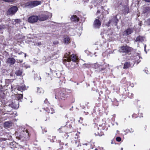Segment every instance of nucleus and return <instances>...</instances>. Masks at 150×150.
I'll use <instances>...</instances> for the list:
<instances>
[{
  "label": "nucleus",
  "mask_w": 150,
  "mask_h": 150,
  "mask_svg": "<svg viewBox=\"0 0 150 150\" xmlns=\"http://www.w3.org/2000/svg\"><path fill=\"white\" fill-rule=\"evenodd\" d=\"M38 20V16H32L29 17L28 19V21L29 23H34L37 21Z\"/></svg>",
  "instance_id": "423d86ee"
},
{
  "label": "nucleus",
  "mask_w": 150,
  "mask_h": 150,
  "mask_svg": "<svg viewBox=\"0 0 150 150\" xmlns=\"http://www.w3.org/2000/svg\"><path fill=\"white\" fill-rule=\"evenodd\" d=\"M130 63L129 62H126L124 64L123 68L124 69L128 68L130 67Z\"/></svg>",
  "instance_id": "a211bd4d"
},
{
  "label": "nucleus",
  "mask_w": 150,
  "mask_h": 150,
  "mask_svg": "<svg viewBox=\"0 0 150 150\" xmlns=\"http://www.w3.org/2000/svg\"><path fill=\"white\" fill-rule=\"evenodd\" d=\"M35 79L37 81H41V78L39 75H36L35 76Z\"/></svg>",
  "instance_id": "4be33fe9"
},
{
  "label": "nucleus",
  "mask_w": 150,
  "mask_h": 150,
  "mask_svg": "<svg viewBox=\"0 0 150 150\" xmlns=\"http://www.w3.org/2000/svg\"><path fill=\"white\" fill-rule=\"evenodd\" d=\"M6 138H0V141L1 142L5 141L6 140Z\"/></svg>",
  "instance_id": "c756f323"
},
{
  "label": "nucleus",
  "mask_w": 150,
  "mask_h": 150,
  "mask_svg": "<svg viewBox=\"0 0 150 150\" xmlns=\"http://www.w3.org/2000/svg\"><path fill=\"white\" fill-rule=\"evenodd\" d=\"M50 71H51V69H50Z\"/></svg>",
  "instance_id": "5fc2aeb1"
},
{
  "label": "nucleus",
  "mask_w": 150,
  "mask_h": 150,
  "mask_svg": "<svg viewBox=\"0 0 150 150\" xmlns=\"http://www.w3.org/2000/svg\"><path fill=\"white\" fill-rule=\"evenodd\" d=\"M48 113H51V114H52V113H53V112H50V111L48 112Z\"/></svg>",
  "instance_id": "ea45409f"
},
{
  "label": "nucleus",
  "mask_w": 150,
  "mask_h": 150,
  "mask_svg": "<svg viewBox=\"0 0 150 150\" xmlns=\"http://www.w3.org/2000/svg\"><path fill=\"white\" fill-rule=\"evenodd\" d=\"M130 132H133V131H130Z\"/></svg>",
  "instance_id": "3c124183"
},
{
  "label": "nucleus",
  "mask_w": 150,
  "mask_h": 150,
  "mask_svg": "<svg viewBox=\"0 0 150 150\" xmlns=\"http://www.w3.org/2000/svg\"><path fill=\"white\" fill-rule=\"evenodd\" d=\"M42 3V2L40 1H29L25 4V6L29 8H33L40 5Z\"/></svg>",
  "instance_id": "f03ea898"
},
{
  "label": "nucleus",
  "mask_w": 150,
  "mask_h": 150,
  "mask_svg": "<svg viewBox=\"0 0 150 150\" xmlns=\"http://www.w3.org/2000/svg\"><path fill=\"white\" fill-rule=\"evenodd\" d=\"M21 136V137H20V139H21V138H22V137H24L23 136H21H21Z\"/></svg>",
  "instance_id": "a19ab883"
},
{
  "label": "nucleus",
  "mask_w": 150,
  "mask_h": 150,
  "mask_svg": "<svg viewBox=\"0 0 150 150\" xmlns=\"http://www.w3.org/2000/svg\"><path fill=\"white\" fill-rule=\"evenodd\" d=\"M131 48L127 46H122L120 49V52H128L130 51Z\"/></svg>",
  "instance_id": "0eeeda50"
},
{
  "label": "nucleus",
  "mask_w": 150,
  "mask_h": 150,
  "mask_svg": "<svg viewBox=\"0 0 150 150\" xmlns=\"http://www.w3.org/2000/svg\"><path fill=\"white\" fill-rule=\"evenodd\" d=\"M2 111V110L0 109V113Z\"/></svg>",
  "instance_id": "79ce46f5"
},
{
  "label": "nucleus",
  "mask_w": 150,
  "mask_h": 150,
  "mask_svg": "<svg viewBox=\"0 0 150 150\" xmlns=\"http://www.w3.org/2000/svg\"><path fill=\"white\" fill-rule=\"evenodd\" d=\"M70 52H69L68 53H67L65 55V57L66 58L65 60L69 62H70L71 60L73 62L76 61L78 59L76 55L74 54L70 55Z\"/></svg>",
  "instance_id": "7ed1b4c3"
},
{
  "label": "nucleus",
  "mask_w": 150,
  "mask_h": 150,
  "mask_svg": "<svg viewBox=\"0 0 150 150\" xmlns=\"http://www.w3.org/2000/svg\"><path fill=\"white\" fill-rule=\"evenodd\" d=\"M121 150H123V148H121Z\"/></svg>",
  "instance_id": "c03bdc74"
},
{
  "label": "nucleus",
  "mask_w": 150,
  "mask_h": 150,
  "mask_svg": "<svg viewBox=\"0 0 150 150\" xmlns=\"http://www.w3.org/2000/svg\"><path fill=\"white\" fill-rule=\"evenodd\" d=\"M12 125V122L11 121H7L4 123V127L5 128H7Z\"/></svg>",
  "instance_id": "f8f14e48"
},
{
  "label": "nucleus",
  "mask_w": 150,
  "mask_h": 150,
  "mask_svg": "<svg viewBox=\"0 0 150 150\" xmlns=\"http://www.w3.org/2000/svg\"><path fill=\"white\" fill-rule=\"evenodd\" d=\"M111 143V144H113L112 142Z\"/></svg>",
  "instance_id": "4d7b16f0"
},
{
  "label": "nucleus",
  "mask_w": 150,
  "mask_h": 150,
  "mask_svg": "<svg viewBox=\"0 0 150 150\" xmlns=\"http://www.w3.org/2000/svg\"><path fill=\"white\" fill-rule=\"evenodd\" d=\"M146 45H144V51L146 52Z\"/></svg>",
  "instance_id": "f704fd0d"
},
{
  "label": "nucleus",
  "mask_w": 150,
  "mask_h": 150,
  "mask_svg": "<svg viewBox=\"0 0 150 150\" xmlns=\"http://www.w3.org/2000/svg\"><path fill=\"white\" fill-rule=\"evenodd\" d=\"M145 1L147 2H150V0H145Z\"/></svg>",
  "instance_id": "c9c22d12"
},
{
  "label": "nucleus",
  "mask_w": 150,
  "mask_h": 150,
  "mask_svg": "<svg viewBox=\"0 0 150 150\" xmlns=\"http://www.w3.org/2000/svg\"><path fill=\"white\" fill-rule=\"evenodd\" d=\"M140 59V57L139 56L137 55L136 57V61H137V63H138L140 61V60H139Z\"/></svg>",
  "instance_id": "b1692460"
},
{
  "label": "nucleus",
  "mask_w": 150,
  "mask_h": 150,
  "mask_svg": "<svg viewBox=\"0 0 150 150\" xmlns=\"http://www.w3.org/2000/svg\"><path fill=\"white\" fill-rule=\"evenodd\" d=\"M15 59L13 58H8L7 60V63L10 64H13L15 62Z\"/></svg>",
  "instance_id": "9b49d317"
},
{
  "label": "nucleus",
  "mask_w": 150,
  "mask_h": 150,
  "mask_svg": "<svg viewBox=\"0 0 150 150\" xmlns=\"http://www.w3.org/2000/svg\"><path fill=\"white\" fill-rule=\"evenodd\" d=\"M26 57V54H25V57Z\"/></svg>",
  "instance_id": "37998d69"
},
{
  "label": "nucleus",
  "mask_w": 150,
  "mask_h": 150,
  "mask_svg": "<svg viewBox=\"0 0 150 150\" xmlns=\"http://www.w3.org/2000/svg\"><path fill=\"white\" fill-rule=\"evenodd\" d=\"M71 20L73 21H79V18L76 15H73L71 17Z\"/></svg>",
  "instance_id": "6ab92c4d"
},
{
  "label": "nucleus",
  "mask_w": 150,
  "mask_h": 150,
  "mask_svg": "<svg viewBox=\"0 0 150 150\" xmlns=\"http://www.w3.org/2000/svg\"><path fill=\"white\" fill-rule=\"evenodd\" d=\"M28 132H27L26 131H23V134H27Z\"/></svg>",
  "instance_id": "473e14b6"
},
{
  "label": "nucleus",
  "mask_w": 150,
  "mask_h": 150,
  "mask_svg": "<svg viewBox=\"0 0 150 150\" xmlns=\"http://www.w3.org/2000/svg\"><path fill=\"white\" fill-rule=\"evenodd\" d=\"M70 38L68 36H67L64 38V42L65 44H68L70 42Z\"/></svg>",
  "instance_id": "dca6fc26"
},
{
  "label": "nucleus",
  "mask_w": 150,
  "mask_h": 150,
  "mask_svg": "<svg viewBox=\"0 0 150 150\" xmlns=\"http://www.w3.org/2000/svg\"><path fill=\"white\" fill-rule=\"evenodd\" d=\"M101 25V22L98 19L94 21L93 25V27L96 28H99Z\"/></svg>",
  "instance_id": "6e6552de"
},
{
  "label": "nucleus",
  "mask_w": 150,
  "mask_h": 150,
  "mask_svg": "<svg viewBox=\"0 0 150 150\" xmlns=\"http://www.w3.org/2000/svg\"><path fill=\"white\" fill-rule=\"evenodd\" d=\"M58 43H59L58 41L57 40L53 42V44L54 45H57V44H58Z\"/></svg>",
  "instance_id": "2f4dec72"
},
{
  "label": "nucleus",
  "mask_w": 150,
  "mask_h": 150,
  "mask_svg": "<svg viewBox=\"0 0 150 150\" xmlns=\"http://www.w3.org/2000/svg\"><path fill=\"white\" fill-rule=\"evenodd\" d=\"M87 144H87L86 143V144H83V145H87Z\"/></svg>",
  "instance_id": "58836bf2"
},
{
  "label": "nucleus",
  "mask_w": 150,
  "mask_h": 150,
  "mask_svg": "<svg viewBox=\"0 0 150 150\" xmlns=\"http://www.w3.org/2000/svg\"><path fill=\"white\" fill-rule=\"evenodd\" d=\"M18 8L16 6H13L10 8L8 11L7 13L10 15L14 14L17 11Z\"/></svg>",
  "instance_id": "39448f33"
},
{
  "label": "nucleus",
  "mask_w": 150,
  "mask_h": 150,
  "mask_svg": "<svg viewBox=\"0 0 150 150\" xmlns=\"http://www.w3.org/2000/svg\"><path fill=\"white\" fill-rule=\"evenodd\" d=\"M111 21H109V22L111 23Z\"/></svg>",
  "instance_id": "49530a36"
},
{
  "label": "nucleus",
  "mask_w": 150,
  "mask_h": 150,
  "mask_svg": "<svg viewBox=\"0 0 150 150\" xmlns=\"http://www.w3.org/2000/svg\"><path fill=\"white\" fill-rule=\"evenodd\" d=\"M17 97L19 99H22L23 97V95L22 94H19L17 95Z\"/></svg>",
  "instance_id": "393cba45"
},
{
  "label": "nucleus",
  "mask_w": 150,
  "mask_h": 150,
  "mask_svg": "<svg viewBox=\"0 0 150 150\" xmlns=\"http://www.w3.org/2000/svg\"><path fill=\"white\" fill-rule=\"evenodd\" d=\"M147 23L149 25H150V18L147 21Z\"/></svg>",
  "instance_id": "72a5a7b5"
},
{
  "label": "nucleus",
  "mask_w": 150,
  "mask_h": 150,
  "mask_svg": "<svg viewBox=\"0 0 150 150\" xmlns=\"http://www.w3.org/2000/svg\"><path fill=\"white\" fill-rule=\"evenodd\" d=\"M66 98L65 91L61 89L55 90V98L59 100H64Z\"/></svg>",
  "instance_id": "f257e3e1"
},
{
  "label": "nucleus",
  "mask_w": 150,
  "mask_h": 150,
  "mask_svg": "<svg viewBox=\"0 0 150 150\" xmlns=\"http://www.w3.org/2000/svg\"><path fill=\"white\" fill-rule=\"evenodd\" d=\"M97 13H100V11L99 10H98L97 12Z\"/></svg>",
  "instance_id": "e433bc0d"
},
{
  "label": "nucleus",
  "mask_w": 150,
  "mask_h": 150,
  "mask_svg": "<svg viewBox=\"0 0 150 150\" xmlns=\"http://www.w3.org/2000/svg\"><path fill=\"white\" fill-rule=\"evenodd\" d=\"M145 40V38L144 37L142 36H139L136 38V39L135 40L136 42H142L144 41Z\"/></svg>",
  "instance_id": "9d476101"
},
{
  "label": "nucleus",
  "mask_w": 150,
  "mask_h": 150,
  "mask_svg": "<svg viewBox=\"0 0 150 150\" xmlns=\"http://www.w3.org/2000/svg\"><path fill=\"white\" fill-rule=\"evenodd\" d=\"M53 137V138H55V137Z\"/></svg>",
  "instance_id": "a18cd8bd"
},
{
  "label": "nucleus",
  "mask_w": 150,
  "mask_h": 150,
  "mask_svg": "<svg viewBox=\"0 0 150 150\" xmlns=\"http://www.w3.org/2000/svg\"><path fill=\"white\" fill-rule=\"evenodd\" d=\"M67 145V144H65V145H66V146Z\"/></svg>",
  "instance_id": "09e8293b"
},
{
  "label": "nucleus",
  "mask_w": 150,
  "mask_h": 150,
  "mask_svg": "<svg viewBox=\"0 0 150 150\" xmlns=\"http://www.w3.org/2000/svg\"><path fill=\"white\" fill-rule=\"evenodd\" d=\"M95 150H98L97 149H95Z\"/></svg>",
  "instance_id": "603ef678"
},
{
  "label": "nucleus",
  "mask_w": 150,
  "mask_h": 150,
  "mask_svg": "<svg viewBox=\"0 0 150 150\" xmlns=\"http://www.w3.org/2000/svg\"><path fill=\"white\" fill-rule=\"evenodd\" d=\"M22 73V71L21 70H19L16 71L15 72V74L16 76H20L21 75Z\"/></svg>",
  "instance_id": "412c9836"
},
{
  "label": "nucleus",
  "mask_w": 150,
  "mask_h": 150,
  "mask_svg": "<svg viewBox=\"0 0 150 150\" xmlns=\"http://www.w3.org/2000/svg\"><path fill=\"white\" fill-rule=\"evenodd\" d=\"M43 92L44 91L42 88H38L37 91V92L38 93H43Z\"/></svg>",
  "instance_id": "5701e85b"
},
{
  "label": "nucleus",
  "mask_w": 150,
  "mask_h": 150,
  "mask_svg": "<svg viewBox=\"0 0 150 150\" xmlns=\"http://www.w3.org/2000/svg\"><path fill=\"white\" fill-rule=\"evenodd\" d=\"M147 71V72H146V73L148 74H150V67L148 69H147V70H145V71Z\"/></svg>",
  "instance_id": "bb28decb"
},
{
  "label": "nucleus",
  "mask_w": 150,
  "mask_h": 150,
  "mask_svg": "<svg viewBox=\"0 0 150 150\" xmlns=\"http://www.w3.org/2000/svg\"><path fill=\"white\" fill-rule=\"evenodd\" d=\"M17 88L18 90L21 91L26 89V87L24 85L21 86H18Z\"/></svg>",
  "instance_id": "f3484780"
},
{
  "label": "nucleus",
  "mask_w": 150,
  "mask_h": 150,
  "mask_svg": "<svg viewBox=\"0 0 150 150\" xmlns=\"http://www.w3.org/2000/svg\"><path fill=\"white\" fill-rule=\"evenodd\" d=\"M6 28V26L5 25H0V29H4Z\"/></svg>",
  "instance_id": "cd10ccee"
},
{
  "label": "nucleus",
  "mask_w": 150,
  "mask_h": 150,
  "mask_svg": "<svg viewBox=\"0 0 150 150\" xmlns=\"http://www.w3.org/2000/svg\"><path fill=\"white\" fill-rule=\"evenodd\" d=\"M93 149V148H92L91 149H90V150H92Z\"/></svg>",
  "instance_id": "8fccbe9b"
},
{
  "label": "nucleus",
  "mask_w": 150,
  "mask_h": 150,
  "mask_svg": "<svg viewBox=\"0 0 150 150\" xmlns=\"http://www.w3.org/2000/svg\"><path fill=\"white\" fill-rule=\"evenodd\" d=\"M42 43L41 42H38L36 43V45L38 46H40L41 45Z\"/></svg>",
  "instance_id": "7c9ffc66"
},
{
  "label": "nucleus",
  "mask_w": 150,
  "mask_h": 150,
  "mask_svg": "<svg viewBox=\"0 0 150 150\" xmlns=\"http://www.w3.org/2000/svg\"><path fill=\"white\" fill-rule=\"evenodd\" d=\"M45 130V132H47V130Z\"/></svg>",
  "instance_id": "de8ad7c7"
},
{
  "label": "nucleus",
  "mask_w": 150,
  "mask_h": 150,
  "mask_svg": "<svg viewBox=\"0 0 150 150\" xmlns=\"http://www.w3.org/2000/svg\"><path fill=\"white\" fill-rule=\"evenodd\" d=\"M102 10L103 12V13L105 14H107L109 13L108 11V8L106 6L104 7L102 6Z\"/></svg>",
  "instance_id": "ddd939ff"
},
{
  "label": "nucleus",
  "mask_w": 150,
  "mask_h": 150,
  "mask_svg": "<svg viewBox=\"0 0 150 150\" xmlns=\"http://www.w3.org/2000/svg\"><path fill=\"white\" fill-rule=\"evenodd\" d=\"M150 11V7H146L144 8L143 12L144 13L149 12Z\"/></svg>",
  "instance_id": "aec40b11"
},
{
  "label": "nucleus",
  "mask_w": 150,
  "mask_h": 150,
  "mask_svg": "<svg viewBox=\"0 0 150 150\" xmlns=\"http://www.w3.org/2000/svg\"><path fill=\"white\" fill-rule=\"evenodd\" d=\"M16 107H15V108H16Z\"/></svg>",
  "instance_id": "6e6d98bb"
},
{
  "label": "nucleus",
  "mask_w": 150,
  "mask_h": 150,
  "mask_svg": "<svg viewBox=\"0 0 150 150\" xmlns=\"http://www.w3.org/2000/svg\"><path fill=\"white\" fill-rule=\"evenodd\" d=\"M47 100V99H45V101H44V102L45 103H47V102H46V100Z\"/></svg>",
  "instance_id": "4c0bfd02"
},
{
  "label": "nucleus",
  "mask_w": 150,
  "mask_h": 150,
  "mask_svg": "<svg viewBox=\"0 0 150 150\" xmlns=\"http://www.w3.org/2000/svg\"><path fill=\"white\" fill-rule=\"evenodd\" d=\"M51 142H54V141H52Z\"/></svg>",
  "instance_id": "864d4df0"
},
{
  "label": "nucleus",
  "mask_w": 150,
  "mask_h": 150,
  "mask_svg": "<svg viewBox=\"0 0 150 150\" xmlns=\"http://www.w3.org/2000/svg\"><path fill=\"white\" fill-rule=\"evenodd\" d=\"M116 140L118 142H120L121 141V138L119 137H117L116 138Z\"/></svg>",
  "instance_id": "c85d7f7f"
},
{
  "label": "nucleus",
  "mask_w": 150,
  "mask_h": 150,
  "mask_svg": "<svg viewBox=\"0 0 150 150\" xmlns=\"http://www.w3.org/2000/svg\"><path fill=\"white\" fill-rule=\"evenodd\" d=\"M52 14L51 13L46 12L44 13L38 15V20L40 21H44L46 20L49 17H51Z\"/></svg>",
  "instance_id": "20e7f679"
},
{
  "label": "nucleus",
  "mask_w": 150,
  "mask_h": 150,
  "mask_svg": "<svg viewBox=\"0 0 150 150\" xmlns=\"http://www.w3.org/2000/svg\"><path fill=\"white\" fill-rule=\"evenodd\" d=\"M133 32V30L132 28H129L125 30L123 33V35L124 36L127 35L131 34Z\"/></svg>",
  "instance_id": "1a4fd4ad"
},
{
  "label": "nucleus",
  "mask_w": 150,
  "mask_h": 150,
  "mask_svg": "<svg viewBox=\"0 0 150 150\" xmlns=\"http://www.w3.org/2000/svg\"><path fill=\"white\" fill-rule=\"evenodd\" d=\"M3 1L7 2H13L15 1L16 0H3Z\"/></svg>",
  "instance_id": "a878e982"
},
{
  "label": "nucleus",
  "mask_w": 150,
  "mask_h": 150,
  "mask_svg": "<svg viewBox=\"0 0 150 150\" xmlns=\"http://www.w3.org/2000/svg\"><path fill=\"white\" fill-rule=\"evenodd\" d=\"M102 10L103 12V13L105 14H107L109 13L108 11V8L106 6L104 7L102 6Z\"/></svg>",
  "instance_id": "4468645a"
},
{
  "label": "nucleus",
  "mask_w": 150,
  "mask_h": 150,
  "mask_svg": "<svg viewBox=\"0 0 150 150\" xmlns=\"http://www.w3.org/2000/svg\"><path fill=\"white\" fill-rule=\"evenodd\" d=\"M102 10L103 12V13L105 14H107L109 13L108 11V8L106 6L104 7L102 6Z\"/></svg>",
  "instance_id": "2eb2a0df"
}]
</instances>
